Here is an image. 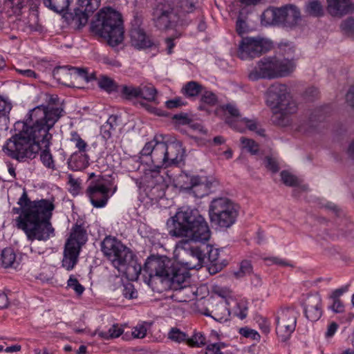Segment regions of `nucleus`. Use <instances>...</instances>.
Returning <instances> with one entry per match:
<instances>
[{
  "instance_id": "nucleus-19",
  "label": "nucleus",
  "mask_w": 354,
  "mask_h": 354,
  "mask_svg": "<svg viewBox=\"0 0 354 354\" xmlns=\"http://www.w3.org/2000/svg\"><path fill=\"white\" fill-rule=\"evenodd\" d=\"M77 5L72 14V23L80 30L87 24L90 15L100 7V0H78Z\"/></svg>"
},
{
  "instance_id": "nucleus-12",
  "label": "nucleus",
  "mask_w": 354,
  "mask_h": 354,
  "mask_svg": "<svg viewBox=\"0 0 354 354\" xmlns=\"http://www.w3.org/2000/svg\"><path fill=\"white\" fill-rule=\"evenodd\" d=\"M118 187L102 176L92 180L86 190L92 205L96 208L106 206L109 198L116 192Z\"/></svg>"
},
{
  "instance_id": "nucleus-26",
  "label": "nucleus",
  "mask_w": 354,
  "mask_h": 354,
  "mask_svg": "<svg viewBox=\"0 0 354 354\" xmlns=\"http://www.w3.org/2000/svg\"><path fill=\"white\" fill-rule=\"evenodd\" d=\"M80 250L74 246L65 245L64 250V257L62 259V266L67 270H71L77 264Z\"/></svg>"
},
{
  "instance_id": "nucleus-15",
  "label": "nucleus",
  "mask_w": 354,
  "mask_h": 354,
  "mask_svg": "<svg viewBox=\"0 0 354 354\" xmlns=\"http://www.w3.org/2000/svg\"><path fill=\"white\" fill-rule=\"evenodd\" d=\"M263 15L271 18L272 24H281L288 28L296 26L301 19L299 10L293 5L268 9Z\"/></svg>"
},
{
  "instance_id": "nucleus-60",
  "label": "nucleus",
  "mask_w": 354,
  "mask_h": 354,
  "mask_svg": "<svg viewBox=\"0 0 354 354\" xmlns=\"http://www.w3.org/2000/svg\"><path fill=\"white\" fill-rule=\"evenodd\" d=\"M215 292L216 295H218V297H221L222 299H224L225 301L224 303L226 304V300H230V298H233L232 295V291L226 288H218Z\"/></svg>"
},
{
  "instance_id": "nucleus-7",
  "label": "nucleus",
  "mask_w": 354,
  "mask_h": 354,
  "mask_svg": "<svg viewBox=\"0 0 354 354\" xmlns=\"http://www.w3.org/2000/svg\"><path fill=\"white\" fill-rule=\"evenodd\" d=\"M267 102L277 109L272 116V122L281 127L289 125L290 115L295 113L297 107L292 100L288 86L279 83L272 84L268 90Z\"/></svg>"
},
{
  "instance_id": "nucleus-11",
  "label": "nucleus",
  "mask_w": 354,
  "mask_h": 354,
  "mask_svg": "<svg viewBox=\"0 0 354 354\" xmlns=\"http://www.w3.org/2000/svg\"><path fill=\"white\" fill-rule=\"evenodd\" d=\"M101 250L118 270H120L121 266L130 262L133 256L129 248L116 238L110 236H106L102 241Z\"/></svg>"
},
{
  "instance_id": "nucleus-25",
  "label": "nucleus",
  "mask_w": 354,
  "mask_h": 354,
  "mask_svg": "<svg viewBox=\"0 0 354 354\" xmlns=\"http://www.w3.org/2000/svg\"><path fill=\"white\" fill-rule=\"evenodd\" d=\"M167 167L177 165L183 160V149L180 142H173L167 145Z\"/></svg>"
},
{
  "instance_id": "nucleus-58",
  "label": "nucleus",
  "mask_w": 354,
  "mask_h": 354,
  "mask_svg": "<svg viewBox=\"0 0 354 354\" xmlns=\"http://www.w3.org/2000/svg\"><path fill=\"white\" fill-rule=\"evenodd\" d=\"M224 346L225 344L221 342L209 344L206 348L205 354H223L221 349Z\"/></svg>"
},
{
  "instance_id": "nucleus-18",
  "label": "nucleus",
  "mask_w": 354,
  "mask_h": 354,
  "mask_svg": "<svg viewBox=\"0 0 354 354\" xmlns=\"http://www.w3.org/2000/svg\"><path fill=\"white\" fill-rule=\"evenodd\" d=\"M167 144L160 141L156 136L152 140L147 142L141 151L142 156H150L151 161L156 168H167Z\"/></svg>"
},
{
  "instance_id": "nucleus-14",
  "label": "nucleus",
  "mask_w": 354,
  "mask_h": 354,
  "mask_svg": "<svg viewBox=\"0 0 354 354\" xmlns=\"http://www.w3.org/2000/svg\"><path fill=\"white\" fill-rule=\"evenodd\" d=\"M298 312L292 307L281 308L275 316L276 333L281 342L288 339L295 331Z\"/></svg>"
},
{
  "instance_id": "nucleus-28",
  "label": "nucleus",
  "mask_w": 354,
  "mask_h": 354,
  "mask_svg": "<svg viewBox=\"0 0 354 354\" xmlns=\"http://www.w3.org/2000/svg\"><path fill=\"white\" fill-rule=\"evenodd\" d=\"M223 109L230 115L225 119L226 122L235 130L243 132V127L239 125L240 120L243 118L240 115L239 109L236 106L228 104L223 106Z\"/></svg>"
},
{
  "instance_id": "nucleus-1",
  "label": "nucleus",
  "mask_w": 354,
  "mask_h": 354,
  "mask_svg": "<svg viewBox=\"0 0 354 354\" xmlns=\"http://www.w3.org/2000/svg\"><path fill=\"white\" fill-rule=\"evenodd\" d=\"M61 111L42 106L31 109L24 122L17 123L21 124V129L7 140L3 147L4 153L19 162L34 158L39 151V145L48 147L50 143V131L60 119Z\"/></svg>"
},
{
  "instance_id": "nucleus-59",
  "label": "nucleus",
  "mask_w": 354,
  "mask_h": 354,
  "mask_svg": "<svg viewBox=\"0 0 354 354\" xmlns=\"http://www.w3.org/2000/svg\"><path fill=\"white\" fill-rule=\"evenodd\" d=\"M117 116L111 115L107 120L106 124L104 125V128L106 129L105 132H108L109 136H111V131H113L115 129L117 124Z\"/></svg>"
},
{
  "instance_id": "nucleus-62",
  "label": "nucleus",
  "mask_w": 354,
  "mask_h": 354,
  "mask_svg": "<svg viewBox=\"0 0 354 354\" xmlns=\"http://www.w3.org/2000/svg\"><path fill=\"white\" fill-rule=\"evenodd\" d=\"M147 333V328L143 325H140L134 328L132 335L136 338H143Z\"/></svg>"
},
{
  "instance_id": "nucleus-42",
  "label": "nucleus",
  "mask_w": 354,
  "mask_h": 354,
  "mask_svg": "<svg viewBox=\"0 0 354 354\" xmlns=\"http://www.w3.org/2000/svg\"><path fill=\"white\" fill-rule=\"evenodd\" d=\"M307 12L313 16L319 17L323 15V9L321 3L317 0H310L307 6Z\"/></svg>"
},
{
  "instance_id": "nucleus-9",
  "label": "nucleus",
  "mask_w": 354,
  "mask_h": 354,
  "mask_svg": "<svg viewBox=\"0 0 354 354\" xmlns=\"http://www.w3.org/2000/svg\"><path fill=\"white\" fill-rule=\"evenodd\" d=\"M243 319L247 317L248 307L243 302H238L234 298L223 301H217L212 299L209 303V307L206 308L203 312L205 316L212 317L217 322H223L228 320L230 314Z\"/></svg>"
},
{
  "instance_id": "nucleus-8",
  "label": "nucleus",
  "mask_w": 354,
  "mask_h": 354,
  "mask_svg": "<svg viewBox=\"0 0 354 354\" xmlns=\"http://www.w3.org/2000/svg\"><path fill=\"white\" fill-rule=\"evenodd\" d=\"M296 64L288 58L263 57L250 71L248 78L252 81L259 79L272 80L290 75L295 69Z\"/></svg>"
},
{
  "instance_id": "nucleus-48",
  "label": "nucleus",
  "mask_w": 354,
  "mask_h": 354,
  "mask_svg": "<svg viewBox=\"0 0 354 354\" xmlns=\"http://www.w3.org/2000/svg\"><path fill=\"white\" fill-rule=\"evenodd\" d=\"M281 178L283 183L287 186L293 187L299 183L297 178L286 171L281 172Z\"/></svg>"
},
{
  "instance_id": "nucleus-6",
  "label": "nucleus",
  "mask_w": 354,
  "mask_h": 354,
  "mask_svg": "<svg viewBox=\"0 0 354 354\" xmlns=\"http://www.w3.org/2000/svg\"><path fill=\"white\" fill-rule=\"evenodd\" d=\"M91 30L104 38L109 46H118L123 41L124 33L121 14L111 8L100 10L91 22Z\"/></svg>"
},
{
  "instance_id": "nucleus-36",
  "label": "nucleus",
  "mask_w": 354,
  "mask_h": 354,
  "mask_svg": "<svg viewBox=\"0 0 354 354\" xmlns=\"http://www.w3.org/2000/svg\"><path fill=\"white\" fill-rule=\"evenodd\" d=\"M28 0H4L5 8L10 9L13 15H19L21 9L25 7Z\"/></svg>"
},
{
  "instance_id": "nucleus-39",
  "label": "nucleus",
  "mask_w": 354,
  "mask_h": 354,
  "mask_svg": "<svg viewBox=\"0 0 354 354\" xmlns=\"http://www.w3.org/2000/svg\"><path fill=\"white\" fill-rule=\"evenodd\" d=\"M239 125L243 127V131L245 127L249 130L256 131L260 136H264L263 129H257V122L254 120H248L247 118H242L239 123Z\"/></svg>"
},
{
  "instance_id": "nucleus-30",
  "label": "nucleus",
  "mask_w": 354,
  "mask_h": 354,
  "mask_svg": "<svg viewBox=\"0 0 354 354\" xmlns=\"http://www.w3.org/2000/svg\"><path fill=\"white\" fill-rule=\"evenodd\" d=\"M134 258H135V255L133 254V256L131 258V261L129 262L128 263H127L126 265L121 266V269L120 271L125 272L126 273H127L129 274H133L136 277H138L140 274L141 271L142 270L143 272H146V274L149 275V272H147L146 270H145V264L144 265L143 268H142L140 265L137 263V262ZM149 281L152 282L153 280L156 278V276H154L152 278H151L150 276H149ZM156 278L159 279L158 277H156Z\"/></svg>"
},
{
  "instance_id": "nucleus-17",
  "label": "nucleus",
  "mask_w": 354,
  "mask_h": 354,
  "mask_svg": "<svg viewBox=\"0 0 354 354\" xmlns=\"http://www.w3.org/2000/svg\"><path fill=\"white\" fill-rule=\"evenodd\" d=\"M70 141L74 144L80 155L74 153L71 158L69 165L72 169L80 171L86 168L89 165V156L86 153L88 145L84 141L77 131L71 133Z\"/></svg>"
},
{
  "instance_id": "nucleus-21",
  "label": "nucleus",
  "mask_w": 354,
  "mask_h": 354,
  "mask_svg": "<svg viewBox=\"0 0 354 354\" xmlns=\"http://www.w3.org/2000/svg\"><path fill=\"white\" fill-rule=\"evenodd\" d=\"M304 306L305 315L310 321H317L322 317V298L318 293L309 295L305 299Z\"/></svg>"
},
{
  "instance_id": "nucleus-31",
  "label": "nucleus",
  "mask_w": 354,
  "mask_h": 354,
  "mask_svg": "<svg viewBox=\"0 0 354 354\" xmlns=\"http://www.w3.org/2000/svg\"><path fill=\"white\" fill-rule=\"evenodd\" d=\"M71 1V0H43L46 7L57 13L66 10Z\"/></svg>"
},
{
  "instance_id": "nucleus-35",
  "label": "nucleus",
  "mask_w": 354,
  "mask_h": 354,
  "mask_svg": "<svg viewBox=\"0 0 354 354\" xmlns=\"http://www.w3.org/2000/svg\"><path fill=\"white\" fill-rule=\"evenodd\" d=\"M51 142L48 145V147L43 146V145H39V150H41L40 154V159L42 163L48 168L54 169H55V163L53 158V156L50 152L49 147Z\"/></svg>"
},
{
  "instance_id": "nucleus-27",
  "label": "nucleus",
  "mask_w": 354,
  "mask_h": 354,
  "mask_svg": "<svg viewBox=\"0 0 354 354\" xmlns=\"http://www.w3.org/2000/svg\"><path fill=\"white\" fill-rule=\"evenodd\" d=\"M162 168H156L155 165L151 169H148L145 173V178L148 183L153 189L157 187L163 190L166 187V183L164 177L160 174V170Z\"/></svg>"
},
{
  "instance_id": "nucleus-54",
  "label": "nucleus",
  "mask_w": 354,
  "mask_h": 354,
  "mask_svg": "<svg viewBox=\"0 0 354 354\" xmlns=\"http://www.w3.org/2000/svg\"><path fill=\"white\" fill-rule=\"evenodd\" d=\"M256 322L257 323L262 333L268 334L270 332V322L267 318L262 316H257L256 317Z\"/></svg>"
},
{
  "instance_id": "nucleus-44",
  "label": "nucleus",
  "mask_w": 354,
  "mask_h": 354,
  "mask_svg": "<svg viewBox=\"0 0 354 354\" xmlns=\"http://www.w3.org/2000/svg\"><path fill=\"white\" fill-rule=\"evenodd\" d=\"M252 272V266L251 262L248 260H243L241 262L239 270L234 272V275L237 278L243 277L247 274H251Z\"/></svg>"
},
{
  "instance_id": "nucleus-45",
  "label": "nucleus",
  "mask_w": 354,
  "mask_h": 354,
  "mask_svg": "<svg viewBox=\"0 0 354 354\" xmlns=\"http://www.w3.org/2000/svg\"><path fill=\"white\" fill-rule=\"evenodd\" d=\"M241 142L243 147L252 155H255L259 151V145L253 140L245 137H241Z\"/></svg>"
},
{
  "instance_id": "nucleus-61",
  "label": "nucleus",
  "mask_w": 354,
  "mask_h": 354,
  "mask_svg": "<svg viewBox=\"0 0 354 354\" xmlns=\"http://www.w3.org/2000/svg\"><path fill=\"white\" fill-rule=\"evenodd\" d=\"M248 30V26L246 22L243 20L241 17L237 19L236 23V30L239 35H242L245 33Z\"/></svg>"
},
{
  "instance_id": "nucleus-20",
  "label": "nucleus",
  "mask_w": 354,
  "mask_h": 354,
  "mask_svg": "<svg viewBox=\"0 0 354 354\" xmlns=\"http://www.w3.org/2000/svg\"><path fill=\"white\" fill-rule=\"evenodd\" d=\"M185 177L189 180V183L188 185L183 184L182 187L185 189L190 190L196 198H202L207 195L211 192V189L215 187L218 184L216 180H209L205 176H188L186 175Z\"/></svg>"
},
{
  "instance_id": "nucleus-53",
  "label": "nucleus",
  "mask_w": 354,
  "mask_h": 354,
  "mask_svg": "<svg viewBox=\"0 0 354 354\" xmlns=\"http://www.w3.org/2000/svg\"><path fill=\"white\" fill-rule=\"evenodd\" d=\"M68 286L72 288L78 295H82L84 291V287L73 276H71L68 280Z\"/></svg>"
},
{
  "instance_id": "nucleus-4",
  "label": "nucleus",
  "mask_w": 354,
  "mask_h": 354,
  "mask_svg": "<svg viewBox=\"0 0 354 354\" xmlns=\"http://www.w3.org/2000/svg\"><path fill=\"white\" fill-rule=\"evenodd\" d=\"M168 233L172 237L205 243L211 231L205 218L195 208L181 207L167 221Z\"/></svg>"
},
{
  "instance_id": "nucleus-10",
  "label": "nucleus",
  "mask_w": 354,
  "mask_h": 354,
  "mask_svg": "<svg viewBox=\"0 0 354 354\" xmlns=\"http://www.w3.org/2000/svg\"><path fill=\"white\" fill-rule=\"evenodd\" d=\"M209 214L213 223L220 227L227 228L234 223L238 212L230 199L221 197L212 201Z\"/></svg>"
},
{
  "instance_id": "nucleus-56",
  "label": "nucleus",
  "mask_w": 354,
  "mask_h": 354,
  "mask_svg": "<svg viewBox=\"0 0 354 354\" xmlns=\"http://www.w3.org/2000/svg\"><path fill=\"white\" fill-rule=\"evenodd\" d=\"M172 120L179 125L189 124L192 122V119L189 118L188 114L185 113L174 115Z\"/></svg>"
},
{
  "instance_id": "nucleus-40",
  "label": "nucleus",
  "mask_w": 354,
  "mask_h": 354,
  "mask_svg": "<svg viewBox=\"0 0 354 354\" xmlns=\"http://www.w3.org/2000/svg\"><path fill=\"white\" fill-rule=\"evenodd\" d=\"M340 28L344 35L354 37V18L350 17L343 20L340 24Z\"/></svg>"
},
{
  "instance_id": "nucleus-46",
  "label": "nucleus",
  "mask_w": 354,
  "mask_h": 354,
  "mask_svg": "<svg viewBox=\"0 0 354 354\" xmlns=\"http://www.w3.org/2000/svg\"><path fill=\"white\" fill-rule=\"evenodd\" d=\"M205 259L211 263H216L219 257L218 250L213 248L210 245H204Z\"/></svg>"
},
{
  "instance_id": "nucleus-64",
  "label": "nucleus",
  "mask_w": 354,
  "mask_h": 354,
  "mask_svg": "<svg viewBox=\"0 0 354 354\" xmlns=\"http://www.w3.org/2000/svg\"><path fill=\"white\" fill-rule=\"evenodd\" d=\"M266 166L268 169L274 173H276L279 171V167L277 161L272 158H266Z\"/></svg>"
},
{
  "instance_id": "nucleus-32",
  "label": "nucleus",
  "mask_w": 354,
  "mask_h": 354,
  "mask_svg": "<svg viewBox=\"0 0 354 354\" xmlns=\"http://www.w3.org/2000/svg\"><path fill=\"white\" fill-rule=\"evenodd\" d=\"M203 86L195 81H191L184 85L181 89L182 93L187 97H195L202 92Z\"/></svg>"
},
{
  "instance_id": "nucleus-38",
  "label": "nucleus",
  "mask_w": 354,
  "mask_h": 354,
  "mask_svg": "<svg viewBox=\"0 0 354 354\" xmlns=\"http://www.w3.org/2000/svg\"><path fill=\"white\" fill-rule=\"evenodd\" d=\"M123 333V328L118 324H113L107 332H100L99 336L103 339H109L117 338Z\"/></svg>"
},
{
  "instance_id": "nucleus-55",
  "label": "nucleus",
  "mask_w": 354,
  "mask_h": 354,
  "mask_svg": "<svg viewBox=\"0 0 354 354\" xmlns=\"http://www.w3.org/2000/svg\"><path fill=\"white\" fill-rule=\"evenodd\" d=\"M240 334L247 338H251L254 340H259L260 335L255 330L249 328L248 327L241 328L239 331Z\"/></svg>"
},
{
  "instance_id": "nucleus-33",
  "label": "nucleus",
  "mask_w": 354,
  "mask_h": 354,
  "mask_svg": "<svg viewBox=\"0 0 354 354\" xmlns=\"http://www.w3.org/2000/svg\"><path fill=\"white\" fill-rule=\"evenodd\" d=\"M11 109V103L2 97H0V125L4 127V129L8 128L7 124L9 121L8 115Z\"/></svg>"
},
{
  "instance_id": "nucleus-13",
  "label": "nucleus",
  "mask_w": 354,
  "mask_h": 354,
  "mask_svg": "<svg viewBox=\"0 0 354 354\" xmlns=\"http://www.w3.org/2000/svg\"><path fill=\"white\" fill-rule=\"evenodd\" d=\"M272 48V44L262 37H242L239 44L237 54L241 59H250L259 57Z\"/></svg>"
},
{
  "instance_id": "nucleus-41",
  "label": "nucleus",
  "mask_w": 354,
  "mask_h": 354,
  "mask_svg": "<svg viewBox=\"0 0 354 354\" xmlns=\"http://www.w3.org/2000/svg\"><path fill=\"white\" fill-rule=\"evenodd\" d=\"M187 343L192 347H201L206 344V338L203 333L197 332L191 338H187Z\"/></svg>"
},
{
  "instance_id": "nucleus-43",
  "label": "nucleus",
  "mask_w": 354,
  "mask_h": 354,
  "mask_svg": "<svg viewBox=\"0 0 354 354\" xmlns=\"http://www.w3.org/2000/svg\"><path fill=\"white\" fill-rule=\"evenodd\" d=\"M122 94L126 99L130 100L140 97V86L136 87L133 86L124 85L121 90Z\"/></svg>"
},
{
  "instance_id": "nucleus-23",
  "label": "nucleus",
  "mask_w": 354,
  "mask_h": 354,
  "mask_svg": "<svg viewBox=\"0 0 354 354\" xmlns=\"http://www.w3.org/2000/svg\"><path fill=\"white\" fill-rule=\"evenodd\" d=\"M86 241L87 233L85 227L81 224L75 223L71 230L70 236L65 245L81 250Z\"/></svg>"
},
{
  "instance_id": "nucleus-49",
  "label": "nucleus",
  "mask_w": 354,
  "mask_h": 354,
  "mask_svg": "<svg viewBox=\"0 0 354 354\" xmlns=\"http://www.w3.org/2000/svg\"><path fill=\"white\" fill-rule=\"evenodd\" d=\"M169 338L176 342H181L187 340V335L185 333L180 331L177 328H172L169 333Z\"/></svg>"
},
{
  "instance_id": "nucleus-63",
  "label": "nucleus",
  "mask_w": 354,
  "mask_h": 354,
  "mask_svg": "<svg viewBox=\"0 0 354 354\" xmlns=\"http://www.w3.org/2000/svg\"><path fill=\"white\" fill-rule=\"evenodd\" d=\"M333 304L330 306V308L336 313H342L344 310V306L340 299H332Z\"/></svg>"
},
{
  "instance_id": "nucleus-3",
  "label": "nucleus",
  "mask_w": 354,
  "mask_h": 354,
  "mask_svg": "<svg viewBox=\"0 0 354 354\" xmlns=\"http://www.w3.org/2000/svg\"><path fill=\"white\" fill-rule=\"evenodd\" d=\"M145 270L151 278L158 277L171 289L185 296L184 301L193 299L195 292L189 286L190 274L184 267L166 257L151 256L147 258Z\"/></svg>"
},
{
  "instance_id": "nucleus-52",
  "label": "nucleus",
  "mask_w": 354,
  "mask_h": 354,
  "mask_svg": "<svg viewBox=\"0 0 354 354\" xmlns=\"http://www.w3.org/2000/svg\"><path fill=\"white\" fill-rule=\"evenodd\" d=\"M68 183L70 186L69 192L73 195H77L80 190V182L78 179L74 178L73 176L70 174L68 176Z\"/></svg>"
},
{
  "instance_id": "nucleus-22",
  "label": "nucleus",
  "mask_w": 354,
  "mask_h": 354,
  "mask_svg": "<svg viewBox=\"0 0 354 354\" xmlns=\"http://www.w3.org/2000/svg\"><path fill=\"white\" fill-rule=\"evenodd\" d=\"M327 11L331 16L341 18L354 11V3L351 0H327Z\"/></svg>"
},
{
  "instance_id": "nucleus-29",
  "label": "nucleus",
  "mask_w": 354,
  "mask_h": 354,
  "mask_svg": "<svg viewBox=\"0 0 354 354\" xmlns=\"http://www.w3.org/2000/svg\"><path fill=\"white\" fill-rule=\"evenodd\" d=\"M204 245L205 244L201 246L191 247L189 248L190 255L196 260V263H192V262H186L185 264L187 268H185L187 270L198 269L202 266V264L205 259Z\"/></svg>"
},
{
  "instance_id": "nucleus-37",
  "label": "nucleus",
  "mask_w": 354,
  "mask_h": 354,
  "mask_svg": "<svg viewBox=\"0 0 354 354\" xmlns=\"http://www.w3.org/2000/svg\"><path fill=\"white\" fill-rule=\"evenodd\" d=\"M157 91L153 86H140V97L149 102H155L156 104Z\"/></svg>"
},
{
  "instance_id": "nucleus-34",
  "label": "nucleus",
  "mask_w": 354,
  "mask_h": 354,
  "mask_svg": "<svg viewBox=\"0 0 354 354\" xmlns=\"http://www.w3.org/2000/svg\"><path fill=\"white\" fill-rule=\"evenodd\" d=\"M2 265L4 268L16 267V254L14 250L10 248H5L2 250L1 254Z\"/></svg>"
},
{
  "instance_id": "nucleus-50",
  "label": "nucleus",
  "mask_w": 354,
  "mask_h": 354,
  "mask_svg": "<svg viewBox=\"0 0 354 354\" xmlns=\"http://www.w3.org/2000/svg\"><path fill=\"white\" fill-rule=\"evenodd\" d=\"M98 85L101 88L109 92L115 89V84L113 80L107 77H102L99 80Z\"/></svg>"
},
{
  "instance_id": "nucleus-16",
  "label": "nucleus",
  "mask_w": 354,
  "mask_h": 354,
  "mask_svg": "<svg viewBox=\"0 0 354 354\" xmlns=\"http://www.w3.org/2000/svg\"><path fill=\"white\" fill-rule=\"evenodd\" d=\"M53 75L59 83L71 87H75V82L79 79L88 82L91 80L90 77H95V74L88 75L85 68L69 66L55 68L53 71Z\"/></svg>"
},
{
  "instance_id": "nucleus-2",
  "label": "nucleus",
  "mask_w": 354,
  "mask_h": 354,
  "mask_svg": "<svg viewBox=\"0 0 354 354\" xmlns=\"http://www.w3.org/2000/svg\"><path fill=\"white\" fill-rule=\"evenodd\" d=\"M54 198L31 201L24 191L12 212L19 216L15 219L17 229L22 230L28 239L47 241L55 236V230L50 221L55 208Z\"/></svg>"
},
{
  "instance_id": "nucleus-51",
  "label": "nucleus",
  "mask_w": 354,
  "mask_h": 354,
  "mask_svg": "<svg viewBox=\"0 0 354 354\" xmlns=\"http://www.w3.org/2000/svg\"><path fill=\"white\" fill-rule=\"evenodd\" d=\"M201 101L208 105L214 106L217 102V97L212 91H205L201 95Z\"/></svg>"
},
{
  "instance_id": "nucleus-47",
  "label": "nucleus",
  "mask_w": 354,
  "mask_h": 354,
  "mask_svg": "<svg viewBox=\"0 0 354 354\" xmlns=\"http://www.w3.org/2000/svg\"><path fill=\"white\" fill-rule=\"evenodd\" d=\"M280 51L283 53V56H286V58L292 59L294 62L293 55L295 53V47L292 43L281 42L279 45Z\"/></svg>"
},
{
  "instance_id": "nucleus-57",
  "label": "nucleus",
  "mask_w": 354,
  "mask_h": 354,
  "mask_svg": "<svg viewBox=\"0 0 354 354\" xmlns=\"http://www.w3.org/2000/svg\"><path fill=\"white\" fill-rule=\"evenodd\" d=\"M122 295L125 298L129 299L136 298L137 297V292L135 291L133 285L130 283L124 285L122 289Z\"/></svg>"
},
{
  "instance_id": "nucleus-24",
  "label": "nucleus",
  "mask_w": 354,
  "mask_h": 354,
  "mask_svg": "<svg viewBox=\"0 0 354 354\" xmlns=\"http://www.w3.org/2000/svg\"><path fill=\"white\" fill-rule=\"evenodd\" d=\"M130 38L131 45L138 49L149 48L152 45L151 39L140 27H133L131 29Z\"/></svg>"
},
{
  "instance_id": "nucleus-5",
  "label": "nucleus",
  "mask_w": 354,
  "mask_h": 354,
  "mask_svg": "<svg viewBox=\"0 0 354 354\" xmlns=\"http://www.w3.org/2000/svg\"><path fill=\"white\" fill-rule=\"evenodd\" d=\"M197 0H160L152 10V21L160 30L174 29L187 24V15L196 9Z\"/></svg>"
}]
</instances>
